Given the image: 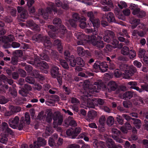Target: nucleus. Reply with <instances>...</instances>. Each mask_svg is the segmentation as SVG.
Returning a JSON list of instances; mask_svg holds the SVG:
<instances>
[{
    "mask_svg": "<svg viewBox=\"0 0 148 148\" xmlns=\"http://www.w3.org/2000/svg\"><path fill=\"white\" fill-rule=\"evenodd\" d=\"M54 45L58 47V50L60 53H62V47L61 45V41L59 40H55L54 42Z\"/></svg>",
    "mask_w": 148,
    "mask_h": 148,
    "instance_id": "obj_27",
    "label": "nucleus"
},
{
    "mask_svg": "<svg viewBox=\"0 0 148 148\" xmlns=\"http://www.w3.org/2000/svg\"><path fill=\"white\" fill-rule=\"evenodd\" d=\"M34 65L37 68L41 66L45 69H47L49 68V66L47 63L44 61H40L38 56L36 57L35 58Z\"/></svg>",
    "mask_w": 148,
    "mask_h": 148,
    "instance_id": "obj_11",
    "label": "nucleus"
},
{
    "mask_svg": "<svg viewBox=\"0 0 148 148\" xmlns=\"http://www.w3.org/2000/svg\"><path fill=\"white\" fill-rule=\"evenodd\" d=\"M146 119L144 121L145 123L144 127L148 131V114L146 116Z\"/></svg>",
    "mask_w": 148,
    "mask_h": 148,
    "instance_id": "obj_64",
    "label": "nucleus"
},
{
    "mask_svg": "<svg viewBox=\"0 0 148 148\" xmlns=\"http://www.w3.org/2000/svg\"><path fill=\"white\" fill-rule=\"evenodd\" d=\"M108 86L110 90L114 91L117 87V85L115 82L110 81L108 83Z\"/></svg>",
    "mask_w": 148,
    "mask_h": 148,
    "instance_id": "obj_25",
    "label": "nucleus"
},
{
    "mask_svg": "<svg viewBox=\"0 0 148 148\" xmlns=\"http://www.w3.org/2000/svg\"><path fill=\"white\" fill-rule=\"evenodd\" d=\"M62 73L63 75V77L65 79L68 80H70L71 78V75L68 72L64 71H62Z\"/></svg>",
    "mask_w": 148,
    "mask_h": 148,
    "instance_id": "obj_48",
    "label": "nucleus"
},
{
    "mask_svg": "<svg viewBox=\"0 0 148 148\" xmlns=\"http://www.w3.org/2000/svg\"><path fill=\"white\" fill-rule=\"evenodd\" d=\"M107 147L109 148H117V146L111 139H108L106 143Z\"/></svg>",
    "mask_w": 148,
    "mask_h": 148,
    "instance_id": "obj_30",
    "label": "nucleus"
},
{
    "mask_svg": "<svg viewBox=\"0 0 148 148\" xmlns=\"http://www.w3.org/2000/svg\"><path fill=\"white\" fill-rule=\"evenodd\" d=\"M146 52V50L142 48H140L139 49L138 55L139 58H142L145 54Z\"/></svg>",
    "mask_w": 148,
    "mask_h": 148,
    "instance_id": "obj_43",
    "label": "nucleus"
},
{
    "mask_svg": "<svg viewBox=\"0 0 148 148\" xmlns=\"http://www.w3.org/2000/svg\"><path fill=\"white\" fill-rule=\"evenodd\" d=\"M49 53V52L48 51H44L43 53L40 55L41 59L42 60L49 61V58L48 55Z\"/></svg>",
    "mask_w": 148,
    "mask_h": 148,
    "instance_id": "obj_24",
    "label": "nucleus"
},
{
    "mask_svg": "<svg viewBox=\"0 0 148 148\" xmlns=\"http://www.w3.org/2000/svg\"><path fill=\"white\" fill-rule=\"evenodd\" d=\"M81 129L79 127H76L74 130L69 129L66 130V133L70 138H75L81 132Z\"/></svg>",
    "mask_w": 148,
    "mask_h": 148,
    "instance_id": "obj_9",
    "label": "nucleus"
},
{
    "mask_svg": "<svg viewBox=\"0 0 148 148\" xmlns=\"http://www.w3.org/2000/svg\"><path fill=\"white\" fill-rule=\"evenodd\" d=\"M25 121L28 124L30 123V118L29 114L27 113H26L25 114Z\"/></svg>",
    "mask_w": 148,
    "mask_h": 148,
    "instance_id": "obj_55",
    "label": "nucleus"
},
{
    "mask_svg": "<svg viewBox=\"0 0 148 148\" xmlns=\"http://www.w3.org/2000/svg\"><path fill=\"white\" fill-rule=\"evenodd\" d=\"M114 12L116 16L119 19L122 20L125 19V17L122 14V10L118 8H115L114 10Z\"/></svg>",
    "mask_w": 148,
    "mask_h": 148,
    "instance_id": "obj_23",
    "label": "nucleus"
},
{
    "mask_svg": "<svg viewBox=\"0 0 148 148\" xmlns=\"http://www.w3.org/2000/svg\"><path fill=\"white\" fill-rule=\"evenodd\" d=\"M133 103L135 105L142 106L144 104V101L140 97H138V99L133 101Z\"/></svg>",
    "mask_w": 148,
    "mask_h": 148,
    "instance_id": "obj_33",
    "label": "nucleus"
},
{
    "mask_svg": "<svg viewBox=\"0 0 148 148\" xmlns=\"http://www.w3.org/2000/svg\"><path fill=\"white\" fill-rule=\"evenodd\" d=\"M134 65L137 68H140L142 66V64L140 62L137 60H135L133 62Z\"/></svg>",
    "mask_w": 148,
    "mask_h": 148,
    "instance_id": "obj_63",
    "label": "nucleus"
},
{
    "mask_svg": "<svg viewBox=\"0 0 148 148\" xmlns=\"http://www.w3.org/2000/svg\"><path fill=\"white\" fill-rule=\"evenodd\" d=\"M32 40L38 42H42L45 47L47 49L52 46L49 38L46 36H42L40 34H36L33 36Z\"/></svg>",
    "mask_w": 148,
    "mask_h": 148,
    "instance_id": "obj_4",
    "label": "nucleus"
},
{
    "mask_svg": "<svg viewBox=\"0 0 148 148\" xmlns=\"http://www.w3.org/2000/svg\"><path fill=\"white\" fill-rule=\"evenodd\" d=\"M17 10L18 13H21L24 12V11H27L26 9L23 7L18 6L17 7Z\"/></svg>",
    "mask_w": 148,
    "mask_h": 148,
    "instance_id": "obj_60",
    "label": "nucleus"
},
{
    "mask_svg": "<svg viewBox=\"0 0 148 148\" xmlns=\"http://www.w3.org/2000/svg\"><path fill=\"white\" fill-rule=\"evenodd\" d=\"M9 109L13 114L15 113L20 112L21 110V108L19 107L12 105L9 106Z\"/></svg>",
    "mask_w": 148,
    "mask_h": 148,
    "instance_id": "obj_28",
    "label": "nucleus"
},
{
    "mask_svg": "<svg viewBox=\"0 0 148 148\" xmlns=\"http://www.w3.org/2000/svg\"><path fill=\"white\" fill-rule=\"evenodd\" d=\"M112 133L113 134L112 135L113 139L117 142L120 143H123L124 140L119 138V137L124 139H125V136L122 135L120 131L115 128H112Z\"/></svg>",
    "mask_w": 148,
    "mask_h": 148,
    "instance_id": "obj_5",
    "label": "nucleus"
},
{
    "mask_svg": "<svg viewBox=\"0 0 148 148\" xmlns=\"http://www.w3.org/2000/svg\"><path fill=\"white\" fill-rule=\"evenodd\" d=\"M89 84L90 82L88 80H85L84 82V89L83 95L86 97H88V95L90 96L91 95V94H93L94 92H99L101 87H105L101 80H99L97 82H95L93 85H89Z\"/></svg>",
    "mask_w": 148,
    "mask_h": 148,
    "instance_id": "obj_1",
    "label": "nucleus"
},
{
    "mask_svg": "<svg viewBox=\"0 0 148 148\" xmlns=\"http://www.w3.org/2000/svg\"><path fill=\"white\" fill-rule=\"evenodd\" d=\"M19 93L22 96L25 97L27 95V92L23 88L19 91Z\"/></svg>",
    "mask_w": 148,
    "mask_h": 148,
    "instance_id": "obj_53",
    "label": "nucleus"
},
{
    "mask_svg": "<svg viewBox=\"0 0 148 148\" xmlns=\"http://www.w3.org/2000/svg\"><path fill=\"white\" fill-rule=\"evenodd\" d=\"M48 27L51 29V30L48 33V35L52 38H54V37L56 36V34L58 33V30L53 25H48Z\"/></svg>",
    "mask_w": 148,
    "mask_h": 148,
    "instance_id": "obj_15",
    "label": "nucleus"
},
{
    "mask_svg": "<svg viewBox=\"0 0 148 148\" xmlns=\"http://www.w3.org/2000/svg\"><path fill=\"white\" fill-rule=\"evenodd\" d=\"M106 122L109 125H113L114 123V119L113 116H108Z\"/></svg>",
    "mask_w": 148,
    "mask_h": 148,
    "instance_id": "obj_45",
    "label": "nucleus"
},
{
    "mask_svg": "<svg viewBox=\"0 0 148 148\" xmlns=\"http://www.w3.org/2000/svg\"><path fill=\"white\" fill-rule=\"evenodd\" d=\"M106 120V119L104 116H101L99 119V123L101 125H103L105 123Z\"/></svg>",
    "mask_w": 148,
    "mask_h": 148,
    "instance_id": "obj_59",
    "label": "nucleus"
},
{
    "mask_svg": "<svg viewBox=\"0 0 148 148\" xmlns=\"http://www.w3.org/2000/svg\"><path fill=\"white\" fill-rule=\"evenodd\" d=\"M100 61H97L95 63L93 66V67L94 71L96 72H98L99 70L101 71V67L100 66Z\"/></svg>",
    "mask_w": 148,
    "mask_h": 148,
    "instance_id": "obj_34",
    "label": "nucleus"
},
{
    "mask_svg": "<svg viewBox=\"0 0 148 148\" xmlns=\"http://www.w3.org/2000/svg\"><path fill=\"white\" fill-rule=\"evenodd\" d=\"M33 88L35 90H37L39 91L42 89V86L39 84L35 83L34 85Z\"/></svg>",
    "mask_w": 148,
    "mask_h": 148,
    "instance_id": "obj_58",
    "label": "nucleus"
},
{
    "mask_svg": "<svg viewBox=\"0 0 148 148\" xmlns=\"http://www.w3.org/2000/svg\"><path fill=\"white\" fill-rule=\"evenodd\" d=\"M140 20L139 19H136L134 18H131L130 21V23L133 25L132 26V29L135 28L139 23Z\"/></svg>",
    "mask_w": 148,
    "mask_h": 148,
    "instance_id": "obj_26",
    "label": "nucleus"
},
{
    "mask_svg": "<svg viewBox=\"0 0 148 148\" xmlns=\"http://www.w3.org/2000/svg\"><path fill=\"white\" fill-rule=\"evenodd\" d=\"M100 3L103 5H107L110 6H112V3L110 0H101Z\"/></svg>",
    "mask_w": 148,
    "mask_h": 148,
    "instance_id": "obj_40",
    "label": "nucleus"
},
{
    "mask_svg": "<svg viewBox=\"0 0 148 148\" xmlns=\"http://www.w3.org/2000/svg\"><path fill=\"white\" fill-rule=\"evenodd\" d=\"M130 50L129 48L127 46H124L122 48L121 50V53L125 56L128 55L129 52Z\"/></svg>",
    "mask_w": 148,
    "mask_h": 148,
    "instance_id": "obj_39",
    "label": "nucleus"
},
{
    "mask_svg": "<svg viewBox=\"0 0 148 148\" xmlns=\"http://www.w3.org/2000/svg\"><path fill=\"white\" fill-rule=\"evenodd\" d=\"M49 7H47L45 10L42 9H40L38 10V14L42 16L45 19H48L49 17L48 13L51 14L53 11L55 12L54 14L55 13L58 12L59 14L62 13V11L58 10L53 3L49 2Z\"/></svg>",
    "mask_w": 148,
    "mask_h": 148,
    "instance_id": "obj_2",
    "label": "nucleus"
},
{
    "mask_svg": "<svg viewBox=\"0 0 148 148\" xmlns=\"http://www.w3.org/2000/svg\"><path fill=\"white\" fill-rule=\"evenodd\" d=\"M96 37L94 35L88 36L87 42L88 43L91 44L93 46H95L98 48H102L104 47L103 42L101 40L97 41Z\"/></svg>",
    "mask_w": 148,
    "mask_h": 148,
    "instance_id": "obj_6",
    "label": "nucleus"
},
{
    "mask_svg": "<svg viewBox=\"0 0 148 148\" xmlns=\"http://www.w3.org/2000/svg\"><path fill=\"white\" fill-rule=\"evenodd\" d=\"M97 115V112L95 110L89 111L87 114L88 118L90 119H93L96 117Z\"/></svg>",
    "mask_w": 148,
    "mask_h": 148,
    "instance_id": "obj_35",
    "label": "nucleus"
},
{
    "mask_svg": "<svg viewBox=\"0 0 148 148\" xmlns=\"http://www.w3.org/2000/svg\"><path fill=\"white\" fill-rule=\"evenodd\" d=\"M86 18L84 17H82L80 20L79 27L82 29L86 27L87 25L86 22Z\"/></svg>",
    "mask_w": 148,
    "mask_h": 148,
    "instance_id": "obj_38",
    "label": "nucleus"
},
{
    "mask_svg": "<svg viewBox=\"0 0 148 148\" xmlns=\"http://www.w3.org/2000/svg\"><path fill=\"white\" fill-rule=\"evenodd\" d=\"M133 124L137 128H139L141 127V123L139 119H137L134 121Z\"/></svg>",
    "mask_w": 148,
    "mask_h": 148,
    "instance_id": "obj_47",
    "label": "nucleus"
},
{
    "mask_svg": "<svg viewBox=\"0 0 148 148\" xmlns=\"http://www.w3.org/2000/svg\"><path fill=\"white\" fill-rule=\"evenodd\" d=\"M128 56L130 59L134 58L136 56V52L134 50L132 49L130 50L129 52Z\"/></svg>",
    "mask_w": 148,
    "mask_h": 148,
    "instance_id": "obj_44",
    "label": "nucleus"
},
{
    "mask_svg": "<svg viewBox=\"0 0 148 148\" xmlns=\"http://www.w3.org/2000/svg\"><path fill=\"white\" fill-rule=\"evenodd\" d=\"M24 12L21 13L19 16L18 18L20 20L22 21H24L25 20L27 19L28 16L27 11H24Z\"/></svg>",
    "mask_w": 148,
    "mask_h": 148,
    "instance_id": "obj_31",
    "label": "nucleus"
},
{
    "mask_svg": "<svg viewBox=\"0 0 148 148\" xmlns=\"http://www.w3.org/2000/svg\"><path fill=\"white\" fill-rule=\"evenodd\" d=\"M18 58L16 56H14L12 57L11 59V62L13 64H16L18 62Z\"/></svg>",
    "mask_w": 148,
    "mask_h": 148,
    "instance_id": "obj_62",
    "label": "nucleus"
},
{
    "mask_svg": "<svg viewBox=\"0 0 148 148\" xmlns=\"http://www.w3.org/2000/svg\"><path fill=\"white\" fill-rule=\"evenodd\" d=\"M53 119L54 121L58 120V123L59 125H60L62 124L63 121V117L61 116L54 115L53 116Z\"/></svg>",
    "mask_w": 148,
    "mask_h": 148,
    "instance_id": "obj_29",
    "label": "nucleus"
},
{
    "mask_svg": "<svg viewBox=\"0 0 148 148\" xmlns=\"http://www.w3.org/2000/svg\"><path fill=\"white\" fill-rule=\"evenodd\" d=\"M68 60L70 61V64L72 67H74L75 66L76 63V60L75 59L74 56L72 55L71 56V58L69 59Z\"/></svg>",
    "mask_w": 148,
    "mask_h": 148,
    "instance_id": "obj_42",
    "label": "nucleus"
},
{
    "mask_svg": "<svg viewBox=\"0 0 148 148\" xmlns=\"http://www.w3.org/2000/svg\"><path fill=\"white\" fill-rule=\"evenodd\" d=\"M19 121V118L17 116H16L14 118H11L9 120V125L12 128L15 129L16 126L18 125Z\"/></svg>",
    "mask_w": 148,
    "mask_h": 148,
    "instance_id": "obj_16",
    "label": "nucleus"
},
{
    "mask_svg": "<svg viewBox=\"0 0 148 148\" xmlns=\"http://www.w3.org/2000/svg\"><path fill=\"white\" fill-rule=\"evenodd\" d=\"M118 5L121 9H122L124 8H125L127 5L124 1H121L118 4Z\"/></svg>",
    "mask_w": 148,
    "mask_h": 148,
    "instance_id": "obj_51",
    "label": "nucleus"
},
{
    "mask_svg": "<svg viewBox=\"0 0 148 148\" xmlns=\"http://www.w3.org/2000/svg\"><path fill=\"white\" fill-rule=\"evenodd\" d=\"M116 119L119 124L122 125L123 123V119L120 116L117 115Z\"/></svg>",
    "mask_w": 148,
    "mask_h": 148,
    "instance_id": "obj_54",
    "label": "nucleus"
},
{
    "mask_svg": "<svg viewBox=\"0 0 148 148\" xmlns=\"http://www.w3.org/2000/svg\"><path fill=\"white\" fill-rule=\"evenodd\" d=\"M137 94L136 92L132 91H128L124 93L121 98L123 99H125L126 98L130 99L133 96L136 97Z\"/></svg>",
    "mask_w": 148,
    "mask_h": 148,
    "instance_id": "obj_19",
    "label": "nucleus"
},
{
    "mask_svg": "<svg viewBox=\"0 0 148 148\" xmlns=\"http://www.w3.org/2000/svg\"><path fill=\"white\" fill-rule=\"evenodd\" d=\"M77 64L81 66H83L85 65V62L80 57H77L76 59Z\"/></svg>",
    "mask_w": 148,
    "mask_h": 148,
    "instance_id": "obj_41",
    "label": "nucleus"
},
{
    "mask_svg": "<svg viewBox=\"0 0 148 148\" xmlns=\"http://www.w3.org/2000/svg\"><path fill=\"white\" fill-rule=\"evenodd\" d=\"M76 21L73 19H70L68 22L72 27H75L77 26Z\"/></svg>",
    "mask_w": 148,
    "mask_h": 148,
    "instance_id": "obj_56",
    "label": "nucleus"
},
{
    "mask_svg": "<svg viewBox=\"0 0 148 148\" xmlns=\"http://www.w3.org/2000/svg\"><path fill=\"white\" fill-rule=\"evenodd\" d=\"M105 36L103 37L104 41L107 42H109L111 38H112L114 36V33L111 31L106 30L104 31Z\"/></svg>",
    "mask_w": 148,
    "mask_h": 148,
    "instance_id": "obj_14",
    "label": "nucleus"
},
{
    "mask_svg": "<svg viewBox=\"0 0 148 148\" xmlns=\"http://www.w3.org/2000/svg\"><path fill=\"white\" fill-rule=\"evenodd\" d=\"M77 51L79 55L81 56H83L86 53L88 54L89 53L88 50L85 51L81 46H78L77 47Z\"/></svg>",
    "mask_w": 148,
    "mask_h": 148,
    "instance_id": "obj_22",
    "label": "nucleus"
},
{
    "mask_svg": "<svg viewBox=\"0 0 148 148\" xmlns=\"http://www.w3.org/2000/svg\"><path fill=\"white\" fill-rule=\"evenodd\" d=\"M59 60L61 65L64 68L68 69L69 68L68 65L65 60L60 59Z\"/></svg>",
    "mask_w": 148,
    "mask_h": 148,
    "instance_id": "obj_46",
    "label": "nucleus"
},
{
    "mask_svg": "<svg viewBox=\"0 0 148 148\" xmlns=\"http://www.w3.org/2000/svg\"><path fill=\"white\" fill-rule=\"evenodd\" d=\"M73 20L77 21L80 19L79 15L76 13H74L73 15Z\"/></svg>",
    "mask_w": 148,
    "mask_h": 148,
    "instance_id": "obj_61",
    "label": "nucleus"
},
{
    "mask_svg": "<svg viewBox=\"0 0 148 148\" xmlns=\"http://www.w3.org/2000/svg\"><path fill=\"white\" fill-rule=\"evenodd\" d=\"M93 144L95 148H105L106 147L104 143L101 141L95 140L93 142Z\"/></svg>",
    "mask_w": 148,
    "mask_h": 148,
    "instance_id": "obj_21",
    "label": "nucleus"
},
{
    "mask_svg": "<svg viewBox=\"0 0 148 148\" xmlns=\"http://www.w3.org/2000/svg\"><path fill=\"white\" fill-rule=\"evenodd\" d=\"M82 12L84 14H86L87 16L89 18V20L92 23L93 27L97 28L99 26L100 24L99 21L98 19L95 18L92 12H87L86 10H83Z\"/></svg>",
    "mask_w": 148,
    "mask_h": 148,
    "instance_id": "obj_7",
    "label": "nucleus"
},
{
    "mask_svg": "<svg viewBox=\"0 0 148 148\" xmlns=\"http://www.w3.org/2000/svg\"><path fill=\"white\" fill-rule=\"evenodd\" d=\"M119 42V41L116 39H113V40L111 42V43L113 45V48H116L118 45Z\"/></svg>",
    "mask_w": 148,
    "mask_h": 148,
    "instance_id": "obj_52",
    "label": "nucleus"
},
{
    "mask_svg": "<svg viewBox=\"0 0 148 148\" xmlns=\"http://www.w3.org/2000/svg\"><path fill=\"white\" fill-rule=\"evenodd\" d=\"M52 113L50 111L48 113L47 117V121L49 123H50L52 121Z\"/></svg>",
    "mask_w": 148,
    "mask_h": 148,
    "instance_id": "obj_50",
    "label": "nucleus"
},
{
    "mask_svg": "<svg viewBox=\"0 0 148 148\" xmlns=\"http://www.w3.org/2000/svg\"><path fill=\"white\" fill-rule=\"evenodd\" d=\"M59 69L57 66L53 65L51 70V76L54 78H56L59 74Z\"/></svg>",
    "mask_w": 148,
    "mask_h": 148,
    "instance_id": "obj_20",
    "label": "nucleus"
},
{
    "mask_svg": "<svg viewBox=\"0 0 148 148\" xmlns=\"http://www.w3.org/2000/svg\"><path fill=\"white\" fill-rule=\"evenodd\" d=\"M132 105V103L129 101H124L123 102V105L125 108H129L131 107Z\"/></svg>",
    "mask_w": 148,
    "mask_h": 148,
    "instance_id": "obj_49",
    "label": "nucleus"
},
{
    "mask_svg": "<svg viewBox=\"0 0 148 148\" xmlns=\"http://www.w3.org/2000/svg\"><path fill=\"white\" fill-rule=\"evenodd\" d=\"M53 132V130L52 127L50 126L47 127L45 131V135L44 134H43V136L45 137H47L51 134Z\"/></svg>",
    "mask_w": 148,
    "mask_h": 148,
    "instance_id": "obj_36",
    "label": "nucleus"
},
{
    "mask_svg": "<svg viewBox=\"0 0 148 148\" xmlns=\"http://www.w3.org/2000/svg\"><path fill=\"white\" fill-rule=\"evenodd\" d=\"M106 18L109 22H114L115 21L114 15L112 12H109L106 15Z\"/></svg>",
    "mask_w": 148,
    "mask_h": 148,
    "instance_id": "obj_32",
    "label": "nucleus"
},
{
    "mask_svg": "<svg viewBox=\"0 0 148 148\" xmlns=\"http://www.w3.org/2000/svg\"><path fill=\"white\" fill-rule=\"evenodd\" d=\"M46 140L42 138H39L38 139L37 141H36L34 142V146L33 147L34 148H36V147H39L40 146H43L46 143Z\"/></svg>",
    "mask_w": 148,
    "mask_h": 148,
    "instance_id": "obj_18",
    "label": "nucleus"
},
{
    "mask_svg": "<svg viewBox=\"0 0 148 148\" xmlns=\"http://www.w3.org/2000/svg\"><path fill=\"white\" fill-rule=\"evenodd\" d=\"M91 95L90 96L88 95V97H86V96H84V95H83L82 97L85 100L86 103V105L89 108H94L95 106H97V99L95 98H93L92 100L90 99V98H88V97H91L93 96L92 95L93 94H91Z\"/></svg>",
    "mask_w": 148,
    "mask_h": 148,
    "instance_id": "obj_8",
    "label": "nucleus"
},
{
    "mask_svg": "<svg viewBox=\"0 0 148 148\" xmlns=\"http://www.w3.org/2000/svg\"><path fill=\"white\" fill-rule=\"evenodd\" d=\"M120 69L124 71V78L127 79L133 75L137 71L136 68L133 66H128L127 64H122L120 66Z\"/></svg>",
    "mask_w": 148,
    "mask_h": 148,
    "instance_id": "obj_3",
    "label": "nucleus"
},
{
    "mask_svg": "<svg viewBox=\"0 0 148 148\" xmlns=\"http://www.w3.org/2000/svg\"><path fill=\"white\" fill-rule=\"evenodd\" d=\"M53 24L57 25L59 26V31L60 33L62 34H64L67 32V30L65 27L62 25V21L61 20L58 18H56L53 21Z\"/></svg>",
    "mask_w": 148,
    "mask_h": 148,
    "instance_id": "obj_10",
    "label": "nucleus"
},
{
    "mask_svg": "<svg viewBox=\"0 0 148 148\" xmlns=\"http://www.w3.org/2000/svg\"><path fill=\"white\" fill-rule=\"evenodd\" d=\"M3 41L5 43L3 47L5 48H7L10 47L11 46L10 44H8L7 42L13 41L14 39V37L13 35H10L8 36H4L3 37Z\"/></svg>",
    "mask_w": 148,
    "mask_h": 148,
    "instance_id": "obj_12",
    "label": "nucleus"
},
{
    "mask_svg": "<svg viewBox=\"0 0 148 148\" xmlns=\"http://www.w3.org/2000/svg\"><path fill=\"white\" fill-rule=\"evenodd\" d=\"M100 64L101 68V71L102 72H105L107 70L108 65L106 62H103L101 63L100 62Z\"/></svg>",
    "mask_w": 148,
    "mask_h": 148,
    "instance_id": "obj_37",
    "label": "nucleus"
},
{
    "mask_svg": "<svg viewBox=\"0 0 148 148\" xmlns=\"http://www.w3.org/2000/svg\"><path fill=\"white\" fill-rule=\"evenodd\" d=\"M25 81L27 83L30 84H33L34 82V80L33 78L29 76L27 77L26 78Z\"/></svg>",
    "mask_w": 148,
    "mask_h": 148,
    "instance_id": "obj_57",
    "label": "nucleus"
},
{
    "mask_svg": "<svg viewBox=\"0 0 148 148\" xmlns=\"http://www.w3.org/2000/svg\"><path fill=\"white\" fill-rule=\"evenodd\" d=\"M75 35L77 38V39H79L77 42V44L78 45H82L84 44V41L85 40V36L82 33L79 32H75Z\"/></svg>",
    "mask_w": 148,
    "mask_h": 148,
    "instance_id": "obj_17",
    "label": "nucleus"
},
{
    "mask_svg": "<svg viewBox=\"0 0 148 148\" xmlns=\"http://www.w3.org/2000/svg\"><path fill=\"white\" fill-rule=\"evenodd\" d=\"M26 25L30 27L32 30L37 32H39L40 29L39 26L34 23L32 20H27V21Z\"/></svg>",
    "mask_w": 148,
    "mask_h": 148,
    "instance_id": "obj_13",
    "label": "nucleus"
}]
</instances>
